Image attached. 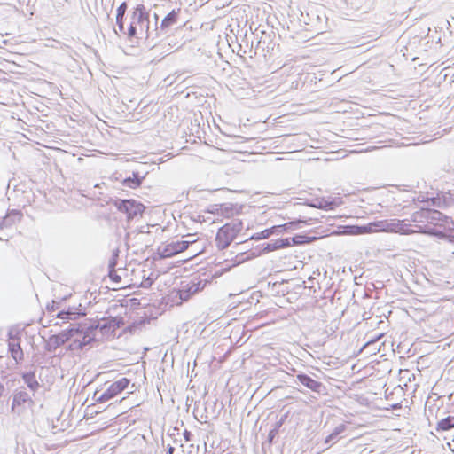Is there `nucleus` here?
Returning <instances> with one entry per match:
<instances>
[{"label":"nucleus","mask_w":454,"mask_h":454,"mask_svg":"<svg viewBox=\"0 0 454 454\" xmlns=\"http://www.w3.org/2000/svg\"><path fill=\"white\" fill-rule=\"evenodd\" d=\"M345 430H346V426L344 424H340V425L337 426L333 429V431L328 436H326V438L325 440V443L330 444V443L336 442L339 438V435L340 434H342Z\"/></svg>","instance_id":"nucleus-20"},{"label":"nucleus","mask_w":454,"mask_h":454,"mask_svg":"<svg viewBox=\"0 0 454 454\" xmlns=\"http://www.w3.org/2000/svg\"><path fill=\"white\" fill-rule=\"evenodd\" d=\"M276 233V229H274L273 225L266 228L262 231H257V242L262 239H269L270 236L274 235Z\"/></svg>","instance_id":"nucleus-25"},{"label":"nucleus","mask_w":454,"mask_h":454,"mask_svg":"<svg viewBox=\"0 0 454 454\" xmlns=\"http://www.w3.org/2000/svg\"><path fill=\"white\" fill-rule=\"evenodd\" d=\"M282 285V283H278V282H275L272 284V291L271 293H277L278 294L280 292V290L278 289H276L277 287L280 286Z\"/></svg>","instance_id":"nucleus-46"},{"label":"nucleus","mask_w":454,"mask_h":454,"mask_svg":"<svg viewBox=\"0 0 454 454\" xmlns=\"http://www.w3.org/2000/svg\"><path fill=\"white\" fill-rule=\"evenodd\" d=\"M95 325H98V328H100L102 333H105L110 329L114 331L116 328H119V324L116 318H112L109 322H105L103 324L98 323Z\"/></svg>","instance_id":"nucleus-23"},{"label":"nucleus","mask_w":454,"mask_h":454,"mask_svg":"<svg viewBox=\"0 0 454 454\" xmlns=\"http://www.w3.org/2000/svg\"><path fill=\"white\" fill-rule=\"evenodd\" d=\"M159 255L160 258H170L175 256V250L172 243L167 244L161 248H159Z\"/></svg>","instance_id":"nucleus-22"},{"label":"nucleus","mask_w":454,"mask_h":454,"mask_svg":"<svg viewBox=\"0 0 454 454\" xmlns=\"http://www.w3.org/2000/svg\"><path fill=\"white\" fill-rule=\"evenodd\" d=\"M79 330L74 325H70V327L63 330L58 334H54L49 337L46 343L45 349L48 352H54L58 348L69 341L73 337L75 336V332Z\"/></svg>","instance_id":"nucleus-7"},{"label":"nucleus","mask_w":454,"mask_h":454,"mask_svg":"<svg viewBox=\"0 0 454 454\" xmlns=\"http://www.w3.org/2000/svg\"><path fill=\"white\" fill-rule=\"evenodd\" d=\"M27 403H33L29 394L25 389L16 390L12 397V411H14L15 407L21 406Z\"/></svg>","instance_id":"nucleus-14"},{"label":"nucleus","mask_w":454,"mask_h":454,"mask_svg":"<svg viewBox=\"0 0 454 454\" xmlns=\"http://www.w3.org/2000/svg\"><path fill=\"white\" fill-rule=\"evenodd\" d=\"M207 285V280L192 278L189 283L181 286L178 295L181 301H188L193 294L202 291Z\"/></svg>","instance_id":"nucleus-10"},{"label":"nucleus","mask_w":454,"mask_h":454,"mask_svg":"<svg viewBox=\"0 0 454 454\" xmlns=\"http://www.w3.org/2000/svg\"><path fill=\"white\" fill-rule=\"evenodd\" d=\"M22 217V215L18 210H11L7 213L6 216L4 217L1 221V227H8L13 224L16 221H20Z\"/></svg>","instance_id":"nucleus-17"},{"label":"nucleus","mask_w":454,"mask_h":454,"mask_svg":"<svg viewBox=\"0 0 454 454\" xmlns=\"http://www.w3.org/2000/svg\"><path fill=\"white\" fill-rule=\"evenodd\" d=\"M174 451H175V448H174V447H172L171 445H168V449H167V450H166L167 454H173V453H174Z\"/></svg>","instance_id":"nucleus-48"},{"label":"nucleus","mask_w":454,"mask_h":454,"mask_svg":"<svg viewBox=\"0 0 454 454\" xmlns=\"http://www.w3.org/2000/svg\"><path fill=\"white\" fill-rule=\"evenodd\" d=\"M116 24L118 26V29L121 33L124 34V35H127V31L125 30V27H124V21L123 20H116Z\"/></svg>","instance_id":"nucleus-42"},{"label":"nucleus","mask_w":454,"mask_h":454,"mask_svg":"<svg viewBox=\"0 0 454 454\" xmlns=\"http://www.w3.org/2000/svg\"><path fill=\"white\" fill-rule=\"evenodd\" d=\"M383 336L382 333L379 334L377 337L373 338V339H371L369 340L368 341H366L364 346L362 347V349H364L366 348H369L370 346L372 345H374L381 337Z\"/></svg>","instance_id":"nucleus-36"},{"label":"nucleus","mask_w":454,"mask_h":454,"mask_svg":"<svg viewBox=\"0 0 454 454\" xmlns=\"http://www.w3.org/2000/svg\"><path fill=\"white\" fill-rule=\"evenodd\" d=\"M320 207L325 208V209H327V208L331 209L332 208V207H327L326 206H320Z\"/></svg>","instance_id":"nucleus-53"},{"label":"nucleus","mask_w":454,"mask_h":454,"mask_svg":"<svg viewBox=\"0 0 454 454\" xmlns=\"http://www.w3.org/2000/svg\"><path fill=\"white\" fill-rule=\"evenodd\" d=\"M274 434H275V431H274V430H271V431L270 432V434H269V439H270V441H271V440H272V438H273V436H274Z\"/></svg>","instance_id":"nucleus-52"},{"label":"nucleus","mask_w":454,"mask_h":454,"mask_svg":"<svg viewBox=\"0 0 454 454\" xmlns=\"http://www.w3.org/2000/svg\"><path fill=\"white\" fill-rule=\"evenodd\" d=\"M4 392V385L0 382V397L3 395Z\"/></svg>","instance_id":"nucleus-51"},{"label":"nucleus","mask_w":454,"mask_h":454,"mask_svg":"<svg viewBox=\"0 0 454 454\" xmlns=\"http://www.w3.org/2000/svg\"><path fill=\"white\" fill-rule=\"evenodd\" d=\"M21 337L19 331L8 332V351L16 364H20L24 359V352L20 346Z\"/></svg>","instance_id":"nucleus-8"},{"label":"nucleus","mask_w":454,"mask_h":454,"mask_svg":"<svg viewBox=\"0 0 454 454\" xmlns=\"http://www.w3.org/2000/svg\"><path fill=\"white\" fill-rule=\"evenodd\" d=\"M153 284V281L150 280L149 278L146 279L144 283H143V287H148V286H151V285Z\"/></svg>","instance_id":"nucleus-47"},{"label":"nucleus","mask_w":454,"mask_h":454,"mask_svg":"<svg viewBox=\"0 0 454 454\" xmlns=\"http://www.w3.org/2000/svg\"><path fill=\"white\" fill-rule=\"evenodd\" d=\"M60 302L61 301H56L54 300L51 301V304H48L46 306V309L49 311V312H52V311H55L57 309H59L60 307Z\"/></svg>","instance_id":"nucleus-34"},{"label":"nucleus","mask_w":454,"mask_h":454,"mask_svg":"<svg viewBox=\"0 0 454 454\" xmlns=\"http://www.w3.org/2000/svg\"><path fill=\"white\" fill-rule=\"evenodd\" d=\"M184 438L186 441L191 440L192 434L190 432H188L187 430L184 432Z\"/></svg>","instance_id":"nucleus-49"},{"label":"nucleus","mask_w":454,"mask_h":454,"mask_svg":"<svg viewBox=\"0 0 454 454\" xmlns=\"http://www.w3.org/2000/svg\"><path fill=\"white\" fill-rule=\"evenodd\" d=\"M270 282H267L265 280L258 281L257 282V294H261L262 290H264V287L267 286H270Z\"/></svg>","instance_id":"nucleus-38"},{"label":"nucleus","mask_w":454,"mask_h":454,"mask_svg":"<svg viewBox=\"0 0 454 454\" xmlns=\"http://www.w3.org/2000/svg\"><path fill=\"white\" fill-rule=\"evenodd\" d=\"M417 200L421 203H427L430 206L440 207H442V201L439 197H427L422 193H420L417 197Z\"/></svg>","instance_id":"nucleus-21"},{"label":"nucleus","mask_w":454,"mask_h":454,"mask_svg":"<svg viewBox=\"0 0 454 454\" xmlns=\"http://www.w3.org/2000/svg\"><path fill=\"white\" fill-rule=\"evenodd\" d=\"M274 229H276V235H278L283 232H287V229L286 228V223L283 224H274Z\"/></svg>","instance_id":"nucleus-39"},{"label":"nucleus","mask_w":454,"mask_h":454,"mask_svg":"<svg viewBox=\"0 0 454 454\" xmlns=\"http://www.w3.org/2000/svg\"><path fill=\"white\" fill-rule=\"evenodd\" d=\"M144 178L145 176H142L138 171H133L131 176H128L122 181V184L126 187L136 189L141 185Z\"/></svg>","instance_id":"nucleus-16"},{"label":"nucleus","mask_w":454,"mask_h":454,"mask_svg":"<svg viewBox=\"0 0 454 454\" xmlns=\"http://www.w3.org/2000/svg\"><path fill=\"white\" fill-rule=\"evenodd\" d=\"M428 223L449 229H451V225L454 226V221L451 217L443 215L436 209L430 210Z\"/></svg>","instance_id":"nucleus-11"},{"label":"nucleus","mask_w":454,"mask_h":454,"mask_svg":"<svg viewBox=\"0 0 454 454\" xmlns=\"http://www.w3.org/2000/svg\"><path fill=\"white\" fill-rule=\"evenodd\" d=\"M251 416H252V411L250 410L247 412V417L242 419L241 426L242 425H247V426L251 425L252 426V431H254V428H255V422L253 423V419L251 418Z\"/></svg>","instance_id":"nucleus-32"},{"label":"nucleus","mask_w":454,"mask_h":454,"mask_svg":"<svg viewBox=\"0 0 454 454\" xmlns=\"http://www.w3.org/2000/svg\"><path fill=\"white\" fill-rule=\"evenodd\" d=\"M70 340H71V342L69 343L68 348H67L68 350L77 351V350H82L83 348V347L81 344L80 338L77 335L73 337Z\"/></svg>","instance_id":"nucleus-28"},{"label":"nucleus","mask_w":454,"mask_h":454,"mask_svg":"<svg viewBox=\"0 0 454 454\" xmlns=\"http://www.w3.org/2000/svg\"><path fill=\"white\" fill-rule=\"evenodd\" d=\"M21 379L24 381V383L27 385V387L29 388V390L34 393L36 392L41 387L40 383L36 380L35 371L22 372Z\"/></svg>","instance_id":"nucleus-15"},{"label":"nucleus","mask_w":454,"mask_h":454,"mask_svg":"<svg viewBox=\"0 0 454 454\" xmlns=\"http://www.w3.org/2000/svg\"><path fill=\"white\" fill-rule=\"evenodd\" d=\"M127 35L129 39L145 40L151 47H154L158 43V32L155 30V24L150 20V11L144 4H137L134 8Z\"/></svg>","instance_id":"nucleus-1"},{"label":"nucleus","mask_w":454,"mask_h":454,"mask_svg":"<svg viewBox=\"0 0 454 454\" xmlns=\"http://www.w3.org/2000/svg\"><path fill=\"white\" fill-rule=\"evenodd\" d=\"M119 249H115L108 262V271L114 272L118 263Z\"/></svg>","instance_id":"nucleus-26"},{"label":"nucleus","mask_w":454,"mask_h":454,"mask_svg":"<svg viewBox=\"0 0 454 454\" xmlns=\"http://www.w3.org/2000/svg\"><path fill=\"white\" fill-rule=\"evenodd\" d=\"M267 8H271L270 5H268L265 2L258 3L257 2V12H259L261 10L263 12V13L267 12ZM259 16V13H257V17Z\"/></svg>","instance_id":"nucleus-37"},{"label":"nucleus","mask_w":454,"mask_h":454,"mask_svg":"<svg viewBox=\"0 0 454 454\" xmlns=\"http://www.w3.org/2000/svg\"><path fill=\"white\" fill-rule=\"evenodd\" d=\"M108 276H109V278H110L112 280H114V281H115V282H120V281H121V277H120L119 275H117V273H116V270H114V272H110V271H108Z\"/></svg>","instance_id":"nucleus-44"},{"label":"nucleus","mask_w":454,"mask_h":454,"mask_svg":"<svg viewBox=\"0 0 454 454\" xmlns=\"http://www.w3.org/2000/svg\"><path fill=\"white\" fill-rule=\"evenodd\" d=\"M264 96V90H259V85L257 84V103H260L262 106L265 105L266 102L260 101L261 98Z\"/></svg>","instance_id":"nucleus-43"},{"label":"nucleus","mask_w":454,"mask_h":454,"mask_svg":"<svg viewBox=\"0 0 454 454\" xmlns=\"http://www.w3.org/2000/svg\"><path fill=\"white\" fill-rule=\"evenodd\" d=\"M113 204L120 212H122L127 215V219L129 221L134 219L138 215H142L145 210V206L141 202L133 199H116L114 200Z\"/></svg>","instance_id":"nucleus-6"},{"label":"nucleus","mask_w":454,"mask_h":454,"mask_svg":"<svg viewBox=\"0 0 454 454\" xmlns=\"http://www.w3.org/2000/svg\"><path fill=\"white\" fill-rule=\"evenodd\" d=\"M454 427V416H448L438 421L436 431H448Z\"/></svg>","instance_id":"nucleus-18"},{"label":"nucleus","mask_w":454,"mask_h":454,"mask_svg":"<svg viewBox=\"0 0 454 454\" xmlns=\"http://www.w3.org/2000/svg\"><path fill=\"white\" fill-rule=\"evenodd\" d=\"M57 317L58 318H60V319H67V320H70L69 319V317L67 313V311L65 309L63 310H60L58 314H57Z\"/></svg>","instance_id":"nucleus-45"},{"label":"nucleus","mask_w":454,"mask_h":454,"mask_svg":"<svg viewBox=\"0 0 454 454\" xmlns=\"http://www.w3.org/2000/svg\"><path fill=\"white\" fill-rule=\"evenodd\" d=\"M273 68H274V70H271V71H270L271 73H274V72H275V70H277V68H278V67H274Z\"/></svg>","instance_id":"nucleus-56"},{"label":"nucleus","mask_w":454,"mask_h":454,"mask_svg":"<svg viewBox=\"0 0 454 454\" xmlns=\"http://www.w3.org/2000/svg\"><path fill=\"white\" fill-rule=\"evenodd\" d=\"M239 225V223H228L218 230L215 244L219 249H225L234 240L240 231Z\"/></svg>","instance_id":"nucleus-4"},{"label":"nucleus","mask_w":454,"mask_h":454,"mask_svg":"<svg viewBox=\"0 0 454 454\" xmlns=\"http://www.w3.org/2000/svg\"><path fill=\"white\" fill-rule=\"evenodd\" d=\"M255 239V236L254 235H251L250 239Z\"/></svg>","instance_id":"nucleus-55"},{"label":"nucleus","mask_w":454,"mask_h":454,"mask_svg":"<svg viewBox=\"0 0 454 454\" xmlns=\"http://www.w3.org/2000/svg\"><path fill=\"white\" fill-rule=\"evenodd\" d=\"M262 325H263V324H261V325H256V328L258 329L259 327H261V326H262Z\"/></svg>","instance_id":"nucleus-57"},{"label":"nucleus","mask_w":454,"mask_h":454,"mask_svg":"<svg viewBox=\"0 0 454 454\" xmlns=\"http://www.w3.org/2000/svg\"><path fill=\"white\" fill-rule=\"evenodd\" d=\"M171 243L174 247L175 254L176 255L177 254L185 251L192 242L186 241V240H181V241H173Z\"/></svg>","instance_id":"nucleus-24"},{"label":"nucleus","mask_w":454,"mask_h":454,"mask_svg":"<svg viewBox=\"0 0 454 454\" xmlns=\"http://www.w3.org/2000/svg\"><path fill=\"white\" fill-rule=\"evenodd\" d=\"M346 229L348 230V234L357 235L362 233V227L358 225L346 226Z\"/></svg>","instance_id":"nucleus-33"},{"label":"nucleus","mask_w":454,"mask_h":454,"mask_svg":"<svg viewBox=\"0 0 454 454\" xmlns=\"http://www.w3.org/2000/svg\"><path fill=\"white\" fill-rule=\"evenodd\" d=\"M265 347H266V345H263V347H262V348H261L257 349V352H261V351H262L263 348H265Z\"/></svg>","instance_id":"nucleus-54"},{"label":"nucleus","mask_w":454,"mask_h":454,"mask_svg":"<svg viewBox=\"0 0 454 454\" xmlns=\"http://www.w3.org/2000/svg\"><path fill=\"white\" fill-rule=\"evenodd\" d=\"M261 35H263L264 40L272 39L275 37V33L271 30L270 33H267L265 30H261Z\"/></svg>","instance_id":"nucleus-41"},{"label":"nucleus","mask_w":454,"mask_h":454,"mask_svg":"<svg viewBox=\"0 0 454 454\" xmlns=\"http://www.w3.org/2000/svg\"><path fill=\"white\" fill-rule=\"evenodd\" d=\"M296 378L299 380V382H301L303 386L312 390L313 392L319 394L322 392L323 389H325L323 383L315 380L310 376L305 373H299L296 375Z\"/></svg>","instance_id":"nucleus-12"},{"label":"nucleus","mask_w":454,"mask_h":454,"mask_svg":"<svg viewBox=\"0 0 454 454\" xmlns=\"http://www.w3.org/2000/svg\"><path fill=\"white\" fill-rule=\"evenodd\" d=\"M129 383L130 380L121 378L112 383L103 393L97 390L93 395V399L98 403H106L124 391L129 387Z\"/></svg>","instance_id":"nucleus-5"},{"label":"nucleus","mask_w":454,"mask_h":454,"mask_svg":"<svg viewBox=\"0 0 454 454\" xmlns=\"http://www.w3.org/2000/svg\"><path fill=\"white\" fill-rule=\"evenodd\" d=\"M267 143H269V140H267L265 138L259 139V137H257V154L262 153V152H258V150L259 149H262V150L266 149L267 148V146H266Z\"/></svg>","instance_id":"nucleus-35"},{"label":"nucleus","mask_w":454,"mask_h":454,"mask_svg":"<svg viewBox=\"0 0 454 454\" xmlns=\"http://www.w3.org/2000/svg\"><path fill=\"white\" fill-rule=\"evenodd\" d=\"M127 9H128V4L126 2H123L121 3L117 10H116V20H123L124 19V16H125V13L127 12Z\"/></svg>","instance_id":"nucleus-30"},{"label":"nucleus","mask_w":454,"mask_h":454,"mask_svg":"<svg viewBox=\"0 0 454 454\" xmlns=\"http://www.w3.org/2000/svg\"><path fill=\"white\" fill-rule=\"evenodd\" d=\"M267 214V211H263L260 215H257V227L260 225H265L267 223V221L265 220L263 215Z\"/></svg>","instance_id":"nucleus-40"},{"label":"nucleus","mask_w":454,"mask_h":454,"mask_svg":"<svg viewBox=\"0 0 454 454\" xmlns=\"http://www.w3.org/2000/svg\"><path fill=\"white\" fill-rule=\"evenodd\" d=\"M65 310L67 311L70 320L76 319L85 315V313L82 312V310L79 308L69 307L67 309Z\"/></svg>","instance_id":"nucleus-27"},{"label":"nucleus","mask_w":454,"mask_h":454,"mask_svg":"<svg viewBox=\"0 0 454 454\" xmlns=\"http://www.w3.org/2000/svg\"><path fill=\"white\" fill-rule=\"evenodd\" d=\"M265 312H266L265 310H258V309H257V313H256L257 319H258L259 317H262V315H263Z\"/></svg>","instance_id":"nucleus-50"},{"label":"nucleus","mask_w":454,"mask_h":454,"mask_svg":"<svg viewBox=\"0 0 454 454\" xmlns=\"http://www.w3.org/2000/svg\"><path fill=\"white\" fill-rule=\"evenodd\" d=\"M430 210V208L422 207L420 210L414 212L411 215L412 221L418 223H428Z\"/></svg>","instance_id":"nucleus-19"},{"label":"nucleus","mask_w":454,"mask_h":454,"mask_svg":"<svg viewBox=\"0 0 454 454\" xmlns=\"http://www.w3.org/2000/svg\"><path fill=\"white\" fill-rule=\"evenodd\" d=\"M315 239L316 237H308L306 235L297 234L291 238L277 239L269 242L257 243V257L294 245L309 244Z\"/></svg>","instance_id":"nucleus-2"},{"label":"nucleus","mask_w":454,"mask_h":454,"mask_svg":"<svg viewBox=\"0 0 454 454\" xmlns=\"http://www.w3.org/2000/svg\"><path fill=\"white\" fill-rule=\"evenodd\" d=\"M276 43L272 39L264 40L263 35H261L259 39H257V50L261 49L263 52V58L265 64H268L269 59L267 58V54H269L270 58L272 56L273 51L275 50Z\"/></svg>","instance_id":"nucleus-13"},{"label":"nucleus","mask_w":454,"mask_h":454,"mask_svg":"<svg viewBox=\"0 0 454 454\" xmlns=\"http://www.w3.org/2000/svg\"><path fill=\"white\" fill-rule=\"evenodd\" d=\"M304 223L305 222L301 221V220L291 221V222L286 223V228L287 229L288 231H291L296 230L298 228H301V224Z\"/></svg>","instance_id":"nucleus-31"},{"label":"nucleus","mask_w":454,"mask_h":454,"mask_svg":"<svg viewBox=\"0 0 454 454\" xmlns=\"http://www.w3.org/2000/svg\"><path fill=\"white\" fill-rule=\"evenodd\" d=\"M79 330L75 332V335L80 338L81 344L83 348L90 346L96 340L95 332L98 325L94 323L90 324H74Z\"/></svg>","instance_id":"nucleus-9"},{"label":"nucleus","mask_w":454,"mask_h":454,"mask_svg":"<svg viewBox=\"0 0 454 454\" xmlns=\"http://www.w3.org/2000/svg\"><path fill=\"white\" fill-rule=\"evenodd\" d=\"M181 10H172L161 20L160 26L158 24L159 17L156 13L153 14L155 30L158 32V43H160L165 36H167L172 28L179 23Z\"/></svg>","instance_id":"nucleus-3"},{"label":"nucleus","mask_w":454,"mask_h":454,"mask_svg":"<svg viewBox=\"0 0 454 454\" xmlns=\"http://www.w3.org/2000/svg\"><path fill=\"white\" fill-rule=\"evenodd\" d=\"M273 388V385H267L262 382L261 386L257 387V393L259 392V395H262L263 399L272 391Z\"/></svg>","instance_id":"nucleus-29"}]
</instances>
